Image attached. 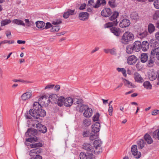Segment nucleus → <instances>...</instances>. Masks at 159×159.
Returning a JSON list of instances; mask_svg holds the SVG:
<instances>
[{"instance_id":"nucleus-60","label":"nucleus","mask_w":159,"mask_h":159,"mask_svg":"<svg viewBox=\"0 0 159 159\" xmlns=\"http://www.w3.org/2000/svg\"><path fill=\"white\" fill-rule=\"evenodd\" d=\"M94 3V0H89L88 2L87 7L89 6H94L93 4Z\"/></svg>"},{"instance_id":"nucleus-35","label":"nucleus","mask_w":159,"mask_h":159,"mask_svg":"<svg viewBox=\"0 0 159 159\" xmlns=\"http://www.w3.org/2000/svg\"><path fill=\"white\" fill-rule=\"evenodd\" d=\"M117 24L118 22L117 21V20H116V21H113L112 22H108L106 24L105 26V28L110 27V28L111 27H113V25H116Z\"/></svg>"},{"instance_id":"nucleus-19","label":"nucleus","mask_w":159,"mask_h":159,"mask_svg":"<svg viewBox=\"0 0 159 159\" xmlns=\"http://www.w3.org/2000/svg\"><path fill=\"white\" fill-rule=\"evenodd\" d=\"M132 46L134 51L138 52L139 51L141 48V42L140 41H136L134 43Z\"/></svg>"},{"instance_id":"nucleus-61","label":"nucleus","mask_w":159,"mask_h":159,"mask_svg":"<svg viewBox=\"0 0 159 159\" xmlns=\"http://www.w3.org/2000/svg\"><path fill=\"white\" fill-rule=\"evenodd\" d=\"M159 114V110H154L152 112V114L153 116H156Z\"/></svg>"},{"instance_id":"nucleus-56","label":"nucleus","mask_w":159,"mask_h":159,"mask_svg":"<svg viewBox=\"0 0 159 159\" xmlns=\"http://www.w3.org/2000/svg\"><path fill=\"white\" fill-rule=\"evenodd\" d=\"M90 134H91V132L89 131H84L83 133V135L84 137H89Z\"/></svg>"},{"instance_id":"nucleus-55","label":"nucleus","mask_w":159,"mask_h":159,"mask_svg":"<svg viewBox=\"0 0 159 159\" xmlns=\"http://www.w3.org/2000/svg\"><path fill=\"white\" fill-rule=\"evenodd\" d=\"M60 29L59 26L56 25L53 27L51 29V31L52 32H57Z\"/></svg>"},{"instance_id":"nucleus-29","label":"nucleus","mask_w":159,"mask_h":159,"mask_svg":"<svg viewBox=\"0 0 159 159\" xmlns=\"http://www.w3.org/2000/svg\"><path fill=\"white\" fill-rule=\"evenodd\" d=\"M144 138L148 144H150L152 143L153 140L151 136L148 134H146L144 136Z\"/></svg>"},{"instance_id":"nucleus-31","label":"nucleus","mask_w":159,"mask_h":159,"mask_svg":"<svg viewBox=\"0 0 159 159\" xmlns=\"http://www.w3.org/2000/svg\"><path fill=\"white\" fill-rule=\"evenodd\" d=\"M64 100V98L62 97L61 96L58 98L57 99L56 101H55V103L57 104L58 106L60 107H61L63 105V102Z\"/></svg>"},{"instance_id":"nucleus-9","label":"nucleus","mask_w":159,"mask_h":159,"mask_svg":"<svg viewBox=\"0 0 159 159\" xmlns=\"http://www.w3.org/2000/svg\"><path fill=\"white\" fill-rule=\"evenodd\" d=\"M42 150L40 148H37L30 150L29 155L30 156H36L39 155L42 152Z\"/></svg>"},{"instance_id":"nucleus-4","label":"nucleus","mask_w":159,"mask_h":159,"mask_svg":"<svg viewBox=\"0 0 159 159\" xmlns=\"http://www.w3.org/2000/svg\"><path fill=\"white\" fill-rule=\"evenodd\" d=\"M102 142L101 140L98 139L94 141L93 143L94 153L98 154L102 152Z\"/></svg>"},{"instance_id":"nucleus-3","label":"nucleus","mask_w":159,"mask_h":159,"mask_svg":"<svg viewBox=\"0 0 159 159\" xmlns=\"http://www.w3.org/2000/svg\"><path fill=\"white\" fill-rule=\"evenodd\" d=\"M134 34L131 32L126 31L124 33L120 40L121 42L123 44H127L134 39Z\"/></svg>"},{"instance_id":"nucleus-47","label":"nucleus","mask_w":159,"mask_h":159,"mask_svg":"<svg viewBox=\"0 0 159 159\" xmlns=\"http://www.w3.org/2000/svg\"><path fill=\"white\" fill-rule=\"evenodd\" d=\"M152 136L154 138L157 139L159 140V129L153 132Z\"/></svg>"},{"instance_id":"nucleus-17","label":"nucleus","mask_w":159,"mask_h":159,"mask_svg":"<svg viewBox=\"0 0 159 159\" xmlns=\"http://www.w3.org/2000/svg\"><path fill=\"white\" fill-rule=\"evenodd\" d=\"M100 124L99 122H96L92 126V130L93 132L96 133L99 132Z\"/></svg>"},{"instance_id":"nucleus-63","label":"nucleus","mask_w":159,"mask_h":159,"mask_svg":"<svg viewBox=\"0 0 159 159\" xmlns=\"http://www.w3.org/2000/svg\"><path fill=\"white\" fill-rule=\"evenodd\" d=\"M6 34L7 37L8 38H11V34L10 31L7 30L6 32Z\"/></svg>"},{"instance_id":"nucleus-32","label":"nucleus","mask_w":159,"mask_h":159,"mask_svg":"<svg viewBox=\"0 0 159 159\" xmlns=\"http://www.w3.org/2000/svg\"><path fill=\"white\" fill-rule=\"evenodd\" d=\"M148 33L151 34L155 30V27L153 24L150 23L148 25Z\"/></svg>"},{"instance_id":"nucleus-13","label":"nucleus","mask_w":159,"mask_h":159,"mask_svg":"<svg viewBox=\"0 0 159 159\" xmlns=\"http://www.w3.org/2000/svg\"><path fill=\"white\" fill-rule=\"evenodd\" d=\"M92 114V109L91 108L89 107L86 109L83 113L84 116L87 118L91 117Z\"/></svg>"},{"instance_id":"nucleus-16","label":"nucleus","mask_w":159,"mask_h":159,"mask_svg":"<svg viewBox=\"0 0 159 159\" xmlns=\"http://www.w3.org/2000/svg\"><path fill=\"white\" fill-rule=\"evenodd\" d=\"M83 148L87 150V152L94 153L93 147L90 144L84 143L83 145Z\"/></svg>"},{"instance_id":"nucleus-12","label":"nucleus","mask_w":159,"mask_h":159,"mask_svg":"<svg viewBox=\"0 0 159 159\" xmlns=\"http://www.w3.org/2000/svg\"><path fill=\"white\" fill-rule=\"evenodd\" d=\"M130 24V21L129 20L124 19L120 21L119 25L120 27L124 28L129 26Z\"/></svg>"},{"instance_id":"nucleus-5","label":"nucleus","mask_w":159,"mask_h":159,"mask_svg":"<svg viewBox=\"0 0 159 159\" xmlns=\"http://www.w3.org/2000/svg\"><path fill=\"white\" fill-rule=\"evenodd\" d=\"M93 152H81L80 154V159H94L95 156Z\"/></svg>"},{"instance_id":"nucleus-39","label":"nucleus","mask_w":159,"mask_h":159,"mask_svg":"<svg viewBox=\"0 0 159 159\" xmlns=\"http://www.w3.org/2000/svg\"><path fill=\"white\" fill-rule=\"evenodd\" d=\"M138 148L139 149H142L144 146L145 143L144 140L142 139L139 140L137 143Z\"/></svg>"},{"instance_id":"nucleus-1","label":"nucleus","mask_w":159,"mask_h":159,"mask_svg":"<svg viewBox=\"0 0 159 159\" xmlns=\"http://www.w3.org/2000/svg\"><path fill=\"white\" fill-rule=\"evenodd\" d=\"M29 114L28 115H25V117L27 119H32L31 116L35 119L39 118L40 117H43L46 115V112L45 110L41 108H39V109L36 111H34L33 109H30L29 111Z\"/></svg>"},{"instance_id":"nucleus-50","label":"nucleus","mask_w":159,"mask_h":159,"mask_svg":"<svg viewBox=\"0 0 159 159\" xmlns=\"http://www.w3.org/2000/svg\"><path fill=\"white\" fill-rule=\"evenodd\" d=\"M41 106L39 103V102H34V111L37 110L39 109V108H41Z\"/></svg>"},{"instance_id":"nucleus-48","label":"nucleus","mask_w":159,"mask_h":159,"mask_svg":"<svg viewBox=\"0 0 159 159\" xmlns=\"http://www.w3.org/2000/svg\"><path fill=\"white\" fill-rule=\"evenodd\" d=\"M115 1L116 0H110L108 2V4L111 8H114L116 7Z\"/></svg>"},{"instance_id":"nucleus-51","label":"nucleus","mask_w":159,"mask_h":159,"mask_svg":"<svg viewBox=\"0 0 159 159\" xmlns=\"http://www.w3.org/2000/svg\"><path fill=\"white\" fill-rule=\"evenodd\" d=\"M25 21L26 24V25L27 27H30L31 25H33L34 24L33 22L31 21H30L29 19H25Z\"/></svg>"},{"instance_id":"nucleus-24","label":"nucleus","mask_w":159,"mask_h":159,"mask_svg":"<svg viewBox=\"0 0 159 159\" xmlns=\"http://www.w3.org/2000/svg\"><path fill=\"white\" fill-rule=\"evenodd\" d=\"M157 76V75L156 72L153 70H152L150 72H149L148 77L150 80L153 81L156 79Z\"/></svg>"},{"instance_id":"nucleus-46","label":"nucleus","mask_w":159,"mask_h":159,"mask_svg":"<svg viewBox=\"0 0 159 159\" xmlns=\"http://www.w3.org/2000/svg\"><path fill=\"white\" fill-rule=\"evenodd\" d=\"M119 14V13L118 12L114 11L112 16L110 18V20L112 21L115 20L118 16Z\"/></svg>"},{"instance_id":"nucleus-49","label":"nucleus","mask_w":159,"mask_h":159,"mask_svg":"<svg viewBox=\"0 0 159 159\" xmlns=\"http://www.w3.org/2000/svg\"><path fill=\"white\" fill-rule=\"evenodd\" d=\"M117 70L118 72H121L123 75L125 77H126V71L125 69L124 68H117Z\"/></svg>"},{"instance_id":"nucleus-57","label":"nucleus","mask_w":159,"mask_h":159,"mask_svg":"<svg viewBox=\"0 0 159 159\" xmlns=\"http://www.w3.org/2000/svg\"><path fill=\"white\" fill-rule=\"evenodd\" d=\"M159 18V12H156L153 16V19L154 20H157Z\"/></svg>"},{"instance_id":"nucleus-58","label":"nucleus","mask_w":159,"mask_h":159,"mask_svg":"<svg viewBox=\"0 0 159 159\" xmlns=\"http://www.w3.org/2000/svg\"><path fill=\"white\" fill-rule=\"evenodd\" d=\"M154 6L155 8L157 9H159V0L155 1L153 3Z\"/></svg>"},{"instance_id":"nucleus-25","label":"nucleus","mask_w":159,"mask_h":159,"mask_svg":"<svg viewBox=\"0 0 159 159\" xmlns=\"http://www.w3.org/2000/svg\"><path fill=\"white\" fill-rule=\"evenodd\" d=\"M141 49L143 51H146L149 48V43L147 41H143L141 43Z\"/></svg>"},{"instance_id":"nucleus-18","label":"nucleus","mask_w":159,"mask_h":159,"mask_svg":"<svg viewBox=\"0 0 159 159\" xmlns=\"http://www.w3.org/2000/svg\"><path fill=\"white\" fill-rule=\"evenodd\" d=\"M134 77L136 82L139 83H142L143 82V78L141 76V75L137 72L134 73Z\"/></svg>"},{"instance_id":"nucleus-15","label":"nucleus","mask_w":159,"mask_h":159,"mask_svg":"<svg viewBox=\"0 0 159 159\" xmlns=\"http://www.w3.org/2000/svg\"><path fill=\"white\" fill-rule=\"evenodd\" d=\"M31 96V92L30 91H27L23 94L21 96V98L22 100L26 101L30 98Z\"/></svg>"},{"instance_id":"nucleus-2","label":"nucleus","mask_w":159,"mask_h":159,"mask_svg":"<svg viewBox=\"0 0 159 159\" xmlns=\"http://www.w3.org/2000/svg\"><path fill=\"white\" fill-rule=\"evenodd\" d=\"M38 133L37 130L35 129H29L25 133V135L26 137L30 138L26 139V141L30 142L37 141L38 138L36 137H34Z\"/></svg>"},{"instance_id":"nucleus-37","label":"nucleus","mask_w":159,"mask_h":159,"mask_svg":"<svg viewBox=\"0 0 159 159\" xmlns=\"http://www.w3.org/2000/svg\"><path fill=\"white\" fill-rule=\"evenodd\" d=\"M42 144L40 142L30 144V146L31 148H39V147H42Z\"/></svg>"},{"instance_id":"nucleus-7","label":"nucleus","mask_w":159,"mask_h":159,"mask_svg":"<svg viewBox=\"0 0 159 159\" xmlns=\"http://www.w3.org/2000/svg\"><path fill=\"white\" fill-rule=\"evenodd\" d=\"M131 151L132 154L135 156V158H139L141 157V153L140 152H138L136 145H134L132 146Z\"/></svg>"},{"instance_id":"nucleus-26","label":"nucleus","mask_w":159,"mask_h":159,"mask_svg":"<svg viewBox=\"0 0 159 159\" xmlns=\"http://www.w3.org/2000/svg\"><path fill=\"white\" fill-rule=\"evenodd\" d=\"M151 54L153 56H156L157 59L159 61V51L158 48L153 49L151 51Z\"/></svg>"},{"instance_id":"nucleus-11","label":"nucleus","mask_w":159,"mask_h":159,"mask_svg":"<svg viewBox=\"0 0 159 159\" xmlns=\"http://www.w3.org/2000/svg\"><path fill=\"white\" fill-rule=\"evenodd\" d=\"M111 33L117 37H119L121 33V30L119 28L115 27H112L110 28Z\"/></svg>"},{"instance_id":"nucleus-53","label":"nucleus","mask_w":159,"mask_h":159,"mask_svg":"<svg viewBox=\"0 0 159 159\" xmlns=\"http://www.w3.org/2000/svg\"><path fill=\"white\" fill-rule=\"evenodd\" d=\"M100 116L99 114L98 113H96L93 117V121H97L98 120Z\"/></svg>"},{"instance_id":"nucleus-42","label":"nucleus","mask_w":159,"mask_h":159,"mask_svg":"<svg viewBox=\"0 0 159 159\" xmlns=\"http://www.w3.org/2000/svg\"><path fill=\"white\" fill-rule=\"evenodd\" d=\"M12 22L13 23L18 25H22L24 26H25V25L24 23V22L21 20L17 19H14L13 20Z\"/></svg>"},{"instance_id":"nucleus-30","label":"nucleus","mask_w":159,"mask_h":159,"mask_svg":"<svg viewBox=\"0 0 159 159\" xmlns=\"http://www.w3.org/2000/svg\"><path fill=\"white\" fill-rule=\"evenodd\" d=\"M155 59L154 57H151L148 61L147 66L149 67H152L154 64Z\"/></svg>"},{"instance_id":"nucleus-45","label":"nucleus","mask_w":159,"mask_h":159,"mask_svg":"<svg viewBox=\"0 0 159 159\" xmlns=\"http://www.w3.org/2000/svg\"><path fill=\"white\" fill-rule=\"evenodd\" d=\"M98 135L96 133L93 134L91 132V134L89 136V139L90 140L93 141L98 138Z\"/></svg>"},{"instance_id":"nucleus-22","label":"nucleus","mask_w":159,"mask_h":159,"mask_svg":"<svg viewBox=\"0 0 159 159\" xmlns=\"http://www.w3.org/2000/svg\"><path fill=\"white\" fill-rule=\"evenodd\" d=\"M111 14V11L110 8H105L101 12V15L105 17L109 16Z\"/></svg>"},{"instance_id":"nucleus-64","label":"nucleus","mask_w":159,"mask_h":159,"mask_svg":"<svg viewBox=\"0 0 159 159\" xmlns=\"http://www.w3.org/2000/svg\"><path fill=\"white\" fill-rule=\"evenodd\" d=\"M155 37L156 39L159 41V32H157L155 35Z\"/></svg>"},{"instance_id":"nucleus-52","label":"nucleus","mask_w":159,"mask_h":159,"mask_svg":"<svg viewBox=\"0 0 159 159\" xmlns=\"http://www.w3.org/2000/svg\"><path fill=\"white\" fill-rule=\"evenodd\" d=\"M61 23L62 21L61 19H57L53 21L52 22V24L57 25Z\"/></svg>"},{"instance_id":"nucleus-8","label":"nucleus","mask_w":159,"mask_h":159,"mask_svg":"<svg viewBox=\"0 0 159 159\" xmlns=\"http://www.w3.org/2000/svg\"><path fill=\"white\" fill-rule=\"evenodd\" d=\"M131 151L132 154L135 156V158H139L141 157V153L140 152H138L136 145H134L132 146Z\"/></svg>"},{"instance_id":"nucleus-36","label":"nucleus","mask_w":159,"mask_h":159,"mask_svg":"<svg viewBox=\"0 0 159 159\" xmlns=\"http://www.w3.org/2000/svg\"><path fill=\"white\" fill-rule=\"evenodd\" d=\"M133 51H134V50L132 45L129 44L127 45L126 48V51L128 54L132 53Z\"/></svg>"},{"instance_id":"nucleus-10","label":"nucleus","mask_w":159,"mask_h":159,"mask_svg":"<svg viewBox=\"0 0 159 159\" xmlns=\"http://www.w3.org/2000/svg\"><path fill=\"white\" fill-rule=\"evenodd\" d=\"M137 58L134 55H131L127 59V62L128 64L134 65L137 61Z\"/></svg>"},{"instance_id":"nucleus-40","label":"nucleus","mask_w":159,"mask_h":159,"mask_svg":"<svg viewBox=\"0 0 159 159\" xmlns=\"http://www.w3.org/2000/svg\"><path fill=\"white\" fill-rule=\"evenodd\" d=\"M36 25L38 28H42L45 25V23L43 21H38L36 22Z\"/></svg>"},{"instance_id":"nucleus-23","label":"nucleus","mask_w":159,"mask_h":159,"mask_svg":"<svg viewBox=\"0 0 159 159\" xmlns=\"http://www.w3.org/2000/svg\"><path fill=\"white\" fill-rule=\"evenodd\" d=\"M75 10L68 9L64 13L63 17L65 19L68 18L70 16H72L74 14Z\"/></svg>"},{"instance_id":"nucleus-43","label":"nucleus","mask_w":159,"mask_h":159,"mask_svg":"<svg viewBox=\"0 0 159 159\" xmlns=\"http://www.w3.org/2000/svg\"><path fill=\"white\" fill-rule=\"evenodd\" d=\"M130 17L132 19L137 20L139 19V16L136 12H134L131 13Z\"/></svg>"},{"instance_id":"nucleus-38","label":"nucleus","mask_w":159,"mask_h":159,"mask_svg":"<svg viewBox=\"0 0 159 159\" xmlns=\"http://www.w3.org/2000/svg\"><path fill=\"white\" fill-rule=\"evenodd\" d=\"M58 97L57 96V95L55 94H52L50 95L49 98L48 100L50 102H53L55 103V101H56Z\"/></svg>"},{"instance_id":"nucleus-59","label":"nucleus","mask_w":159,"mask_h":159,"mask_svg":"<svg viewBox=\"0 0 159 159\" xmlns=\"http://www.w3.org/2000/svg\"><path fill=\"white\" fill-rule=\"evenodd\" d=\"M54 84H48L44 88V89H51L53 88L54 86Z\"/></svg>"},{"instance_id":"nucleus-41","label":"nucleus","mask_w":159,"mask_h":159,"mask_svg":"<svg viewBox=\"0 0 159 159\" xmlns=\"http://www.w3.org/2000/svg\"><path fill=\"white\" fill-rule=\"evenodd\" d=\"M143 85L144 87L147 89H151L152 88V85L148 81H145L143 83Z\"/></svg>"},{"instance_id":"nucleus-62","label":"nucleus","mask_w":159,"mask_h":159,"mask_svg":"<svg viewBox=\"0 0 159 159\" xmlns=\"http://www.w3.org/2000/svg\"><path fill=\"white\" fill-rule=\"evenodd\" d=\"M86 5L85 3H84L81 4L79 8V9L80 10H82L85 9Z\"/></svg>"},{"instance_id":"nucleus-54","label":"nucleus","mask_w":159,"mask_h":159,"mask_svg":"<svg viewBox=\"0 0 159 159\" xmlns=\"http://www.w3.org/2000/svg\"><path fill=\"white\" fill-rule=\"evenodd\" d=\"M83 123L87 126L91 124V120L90 119H85L83 121Z\"/></svg>"},{"instance_id":"nucleus-14","label":"nucleus","mask_w":159,"mask_h":159,"mask_svg":"<svg viewBox=\"0 0 159 159\" xmlns=\"http://www.w3.org/2000/svg\"><path fill=\"white\" fill-rule=\"evenodd\" d=\"M36 127L40 132L45 133L47 132V128L46 126L40 123H38L36 125Z\"/></svg>"},{"instance_id":"nucleus-33","label":"nucleus","mask_w":159,"mask_h":159,"mask_svg":"<svg viewBox=\"0 0 159 159\" xmlns=\"http://www.w3.org/2000/svg\"><path fill=\"white\" fill-rule=\"evenodd\" d=\"M148 54L146 53H142L141 55V61L142 63H145L148 60Z\"/></svg>"},{"instance_id":"nucleus-6","label":"nucleus","mask_w":159,"mask_h":159,"mask_svg":"<svg viewBox=\"0 0 159 159\" xmlns=\"http://www.w3.org/2000/svg\"><path fill=\"white\" fill-rule=\"evenodd\" d=\"M76 102H74V103L77 104L76 107L77 109L79 110V111L80 112H83V111H84L88 107V106L79 104L80 102L79 99H76Z\"/></svg>"},{"instance_id":"nucleus-20","label":"nucleus","mask_w":159,"mask_h":159,"mask_svg":"<svg viewBox=\"0 0 159 159\" xmlns=\"http://www.w3.org/2000/svg\"><path fill=\"white\" fill-rule=\"evenodd\" d=\"M64 105L66 107H69L72 105L73 103V99L70 97L66 98L64 101Z\"/></svg>"},{"instance_id":"nucleus-27","label":"nucleus","mask_w":159,"mask_h":159,"mask_svg":"<svg viewBox=\"0 0 159 159\" xmlns=\"http://www.w3.org/2000/svg\"><path fill=\"white\" fill-rule=\"evenodd\" d=\"M123 80L125 85L127 87L129 88H134L136 87L134 85L126 79H123Z\"/></svg>"},{"instance_id":"nucleus-34","label":"nucleus","mask_w":159,"mask_h":159,"mask_svg":"<svg viewBox=\"0 0 159 159\" xmlns=\"http://www.w3.org/2000/svg\"><path fill=\"white\" fill-rule=\"evenodd\" d=\"M148 32L147 30H145L143 32H139L138 33V36L141 39L143 38L148 35Z\"/></svg>"},{"instance_id":"nucleus-44","label":"nucleus","mask_w":159,"mask_h":159,"mask_svg":"<svg viewBox=\"0 0 159 159\" xmlns=\"http://www.w3.org/2000/svg\"><path fill=\"white\" fill-rule=\"evenodd\" d=\"M11 22L10 19H5L2 20L1 22V26H3L10 24Z\"/></svg>"},{"instance_id":"nucleus-28","label":"nucleus","mask_w":159,"mask_h":159,"mask_svg":"<svg viewBox=\"0 0 159 159\" xmlns=\"http://www.w3.org/2000/svg\"><path fill=\"white\" fill-rule=\"evenodd\" d=\"M150 46L154 49L156 48H159L157 47L158 46V43L154 39H151L149 42Z\"/></svg>"},{"instance_id":"nucleus-21","label":"nucleus","mask_w":159,"mask_h":159,"mask_svg":"<svg viewBox=\"0 0 159 159\" xmlns=\"http://www.w3.org/2000/svg\"><path fill=\"white\" fill-rule=\"evenodd\" d=\"M89 16V14L87 12H82L79 15V17L80 19L82 20H85L88 18Z\"/></svg>"}]
</instances>
